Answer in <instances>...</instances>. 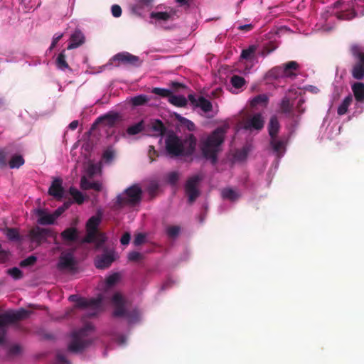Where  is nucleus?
<instances>
[{
    "label": "nucleus",
    "instance_id": "1",
    "mask_svg": "<svg viewBox=\"0 0 364 364\" xmlns=\"http://www.w3.org/2000/svg\"><path fill=\"white\" fill-rule=\"evenodd\" d=\"M165 154L173 158L191 154L196 149V141L192 135L183 141L173 132L164 135Z\"/></svg>",
    "mask_w": 364,
    "mask_h": 364
},
{
    "label": "nucleus",
    "instance_id": "2",
    "mask_svg": "<svg viewBox=\"0 0 364 364\" xmlns=\"http://www.w3.org/2000/svg\"><path fill=\"white\" fill-rule=\"evenodd\" d=\"M227 126L215 129L210 136L201 141V151L207 159L215 163L217 159V154L220 151L221 144L224 139V135Z\"/></svg>",
    "mask_w": 364,
    "mask_h": 364
},
{
    "label": "nucleus",
    "instance_id": "3",
    "mask_svg": "<svg viewBox=\"0 0 364 364\" xmlns=\"http://www.w3.org/2000/svg\"><path fill=\"white\" fill-rule=\"evenodd\" d=\"M332 13L338 18L349 20L364 14L363 0H341L334 4Z\"/></svg>",
    "mask_w": 364,
    "mask_h": 364
},
{
    "label": "nucleus",
    "instance_id": "4",
    "mask_svg": "<svg viewBox=\"0 0 364 364\" xmlns=\"http://www.w3.org/2000/svg\"><path fill=\"white\" fill-rule=\"evenodd\" d=\"M92 326L87 324L82 329L73 332L70 336L68 350L77 353L83 350L91 341Z\"/></svg>",
    "mask_w": 364,
    "mask_h": 364
},
{
    "label": "nucleus",
    "instance_id": "5",
    "mask_svg": "<svg viewBox=\"0 0 364 364\" xmlns=\"http://www.w3.org/2000/svg\"><path fill=\"white\" fill-rule=\"evenodd\" d=\"M112 304L114 309L113 312L114 316H125L130 324L134 323L139 320L140 313L138 310H134L131 313L127 312V303L120 293L116 292L113 295Z\"/></svg>",
    "mask_w": 364,
    "mask_h": 364
},
{
    "label": "nucleus",
    "instance_id": "6",
    "mask_svg": "<svg viewBox=\"0 0 364 364\" xmlns=\"http://www.w3.org/2000/svg\"><path fill=\"white\" fill-rule=\"evenodd\" d=\"M102 219V213L98 212L97 215L91 217L87 223V235L84 240L85 242H95L99 247L106 240L104 234L97 231Z\"/></svg>",
    "mask_w": 364,
    "mask_h": 364
},
{
    "label": "nucleus",
    "instance_id": "7",
    "mask_svg": "<svg viewBox=\"0 0 364 364\" xmlns=\"http://www.w3.org/2000/svg\"><path fill=\"white\" fill-rule=\"evenodd\" d=\"M141 196V188L138 185L132 186L117 196L114 206L120 208L125 205H135L140 202Z\"/></svg>",
    "mask_w": 364,
    "mask_h": 364
},
{
    "label": "nucleus",
    "instance_id": "8",
    "mask_svg": "<svg viewBox=\"0 0 364 364\" xmlns=\"http://www.w3.org/2000/svg\"><path fill=\"white\" fill-rule=\"evenodd\" d=\"M279 129V124L276 117L271 118L268 129L271 136V146L274 153L278 156H282L285 151V142L277 138V134Z\"/></svg>",
    "mask_w": 364,
    "mask_h": 364
},
{
    "label": "nucleus",
    "instance_id": "9",
    "mask_svg": "<svg viewBox=\"0 0 364 364\" xmlns=\"http://www.w3.org/2000/svg\"><path fill=\"white\" fill-rule=\"evenodd\" d=\"M69 207V203H65L63 206L59 207L53 213H49L45 210L36 209L35 215L38 217V223L41 225L53 224L56 219Z\"/></svg>",
    "mask_w": 364,
    "mask_h": 364
},
{
    "label": "nucleus",
    "instance_id": "10",
    "mask_svg": "<svg viewBox=\"0 0 364 364\" xmlns=\"http://www.w3.org/2000/svg\"><path fill=\"white\" fill-rule=\"evenodd\" d=\"M77 305L80 307L87 308L89 311L88 314L90 316H94L104 309L105 305V296L104 294H100L97 299L90 300L80 299H78Z\"/></svg>",
    "mask_w": 364,
    "mask_h": 364
},
{
    "label": "nucleus",
    "instance_id": "11",
    "mask_svg": "<svg viewBox=\"0 0 364 364\" xmlns=\"http://www.w3.org/2000/svg\"><path fill=\"white\" fill-rule=\"evenodd\" d=\"M176 16V11L173 9H168L164 11H154L150 14L151 22L156 26L164 28H169L166 23L172 21Z\"/></svg>",
    "mask_w": 364,
    "mask_h": 364
},
{
    "label": "nucleus",
    "instance_id": "12",
    "mask_svg": "<svg viewBox=\"0 0 364 364\" xmlns=\"http://www.w3.org/2000/svg\"><path fill=\"white\" fill-rule=\"evenodd\" d=\"M264 126V119L260 114L249 116L245 120L242 121L237 127V131L245 129L249 131L259 130Z\"/></svg>",
    "mask_w": 364,
    "mask_h": 364
},
{
    "label": "nucleus",
    "instance_id": "13",
    "mask_svg": "<svg viewBox=\"0 0 364 364\" xmlns=\"http://www.w3.org/2000/svg\"><path fill=\"white\" fill-rule=\"evenodd\" d=\"M256 46H250L248 48L243 50L241 53L240 59L245 65L243 70L245 74L250 72L251 68L257 63V56L256 55Z\"/></svg>",
    "mask_w": 364,
    "mask_h": 364
},
{
    "label": "nucleus",
    "instance_id": "14",
    "mask_svg": "<svg viewBox=\"0 0 364 364\" xmlns=\"http://www.w3.org/2000/svg\"><path fill=\"white\" fill-rule=\"evenodd\" d=\"M26 316L27 311L23 309H20L11 314L0 316V343L4 341L6 322L11 320L23 318Z\"/></svg>",
    "mask_w": 364,
    "mask_h": 364
},
{
    "label": "nucleus",
    "instance_id": "15",
    "mask_svg": "<svg viewBox=\"0 0 364 364\" xmlns=\"http://www.w3.org/2000/svg\"><path fill=\"white\" fill-rule=\"evenodd\" d=\"M353 55L358 59V63L353 69V76L356 79L364 77V51L358 46L352 47Z\"/></svg>",
    "mask_w": 364,
    "mask_h": 364
},
{
    "label": "nucleus",
    "instance_id": "16",
    "mask_svg": "<svg viewBox=\"0 0 364 364\" xmlns=\"http://www.w3.org/2000/svg\"><path fill=\"white\" fill-rule=\"evenodd\" d=\"M200 180V177L196 175L189 178L186 184V193L188 196L190 202H193L199 194L197 187Z\"/></svg>",
    "mask_w": 364,
    "mask_h": 364
},
{
    "label": "nucleus",
    "instance_id": "17",
    "mask_svg": "<svg viewBox=\"0 0 364 364\" xmlns=\"http://www.w3.org/2000/svg\"><path fill=\"white\" fill-rule=\"evenodd\" d=\"M116 259V255L113 250L106 251L101 256L95 259V266L99 269L108 267Z\"/></svg>",
    "mask_w": 364,
    "mask_h": 364
},
{
    "label": "nucleus",
    "instance_id": "18",
    "mask_svg": "<svg viewBox=\"0 0 364 364\" xmlns=\"http://www.w3.org/2000/svg\"><path fill=\"white\" fill-rule=\"evenodd\" d=\"M75 259L72 252H63L60 257L58 267L60 269H73L75 267Z\"/></svg>",
    "mask_w": 364,
    "mask_h": 364
},
{
    "label": "nucleus",
    "instance_id": "19",
    "mask_svg": "<svg viewBox=\"0 0 364 364\" xmlns=\"http://www.w3.org/2000/svg\"><path fill=\"white\" fill-rule=\"evenodd\" d=\"M189 100L192 105L196 107H199L204 112H208L211 110L212 105L210 102L203 97H196L193 95L188 96Z\"/></svg>",
    "mask_w": 364,
    "mask_h": 364
},
{
    "label": "nucleus",
    "instance_id": "20",
    "mask_svg": "<svg viewBox=\"0 0 364 364\" xmlns=\"http://www.w3.org/2000/svg\"><path fill=\"white\" fill-rule=\"evenodd\" d=\"M144 130L151 136H159L163 134L164 127L161 121L153 120L144 127Z\"/></svg>",
    "mask_w": 364,
    "mask_h": 364
},
{
    "label": "nucleus",
    "instance_id": "21",
    "mask_svg": "<svg viewBox=\"0 0 364 364\" xmlns=\"http://www.w3.org/2000/svg\"><path fill=\"white\" fill-rule=\"evenodd\" d=\"M352 90L357 101V106L362 105L361 111L364 108V84L355 82L352 85Z\"/></svg>",
    "mask_w": 364,
    "mask_h": 364
},
{
    "label": "nucleus",
    "instance_id": "22",
    "mask_svg": "<svg viewBox=\"0 0 364 364\" xmlns=\"http://www.w3.org/2000/svg\"><path fill=\"white\" fill-rule=\"evenodd\" d=\"M62 185L63 181L60 178H58L54 179L49 188L50 195L58 199H60L64 194V189Z\"/></svg>",
    "mask_w": 364,
    "mask_h": 364
},
{
    "label": "nucleus",
    "instance_id": "23",
    "mask_svg": "<svg viewBox=\"0 0 364 364\" xmlns=\"http://www.w3.org/2000/svg\"><path fill=\"white\" fill-rule=\"evenodd\" d=\"M120 274L119 273H113L109 275L105 281L100 284V289L104 291V294L107 293L108 289L114 286L120 280Z\"/></svg>",
    "mask_w": 364,
    "mask_h": 364
},
{
    "label": "nucleus",
    "instance_id": "24",
    "mask_svg": "<svg viewBox=\"0 0 364 364\" xmlns=\"http://www.w3.org/2000/svg\"><path fill=\"white\" fill-rule=\"evenodd\" d=\"M85 41V37L80 31H75L70 37V42L68 46V49H73L79 47Z\"/></svg>",
    "mask_w": 364,
    "mask_h": 364
},
{
    "label": "nucleus",
    "instance_id": "25",
    "mask_svg": "<svg viewBox=\"0 0 364 364\" xmlns=\"http://www.w3.org/2000/svg\"><path fill=\"white\" fill-rule=\"evenodd\" d=\"M119 114L117 113L107 114L98 119V121L102 123L105 126L112 127L119 120Z\"/></svg>",
    "mask_w": 364,
    "mask_h": 364
},
{
    "label": "nucleus",
    "instance_id": "26",
    "mask_svg": "<svg viewBox=\"0 0 364 364\" xmlns=\"http://www.w3.org/2000/svg\"><path fill=\"white\" fill-rule=\"evenodd\" d=\"M113 60L121 63L134 64L138 61V58L128 53H122L114 55Z\"/></svg>",
    "mask_w": 364,
    "mask_h": 364
},
{
    "label": "nucleus",
    "instance_id": "27",
    "mask_svg": "<svg viewBox=\"0 0 364 364\" xmlns=\"http://www.w3.org/2000/svg\"><path fill=\"white\" fill-rule=\"evenodd\" d=\"M46 235L47 231L46 230L41 229L39 228H35L31 230L29 237L32 242L39 243L46 237Z\"/></svg>",
    "mask_w": 364,
    "mask_h": 364
},
{
    "label": "nucleus",
    "instance_id": "28",
    "mask_svg": "<svg viewBox=\"0 0 364 364\" xmlns=\"http://www.w3.org/2000/svg\"><path fill=\"white\" fill-rule=\"evenodd\" d=\"M80 186L82 189H94L100 191L102 189V184L100 181L89 182L86 176H84L81 178Z\"/></svg>",
    "mask_w": 364,
    "mask_h": 364
},
{
    "label": "nucleus",
    "instance_id": "29",
    "mask_svg": "<svg viewBox=\"0 0 364 364\" xmlns=\"http://www.w3.org/2000/svg\"><path fill=\"white\" fill-rule=\"evenodd\" d=\"M232 88L231 92L234 93H237L240 91L241 88L245 85V80L243 77L238 76V75H234L232 77L230 80Z\"/></svg>",
    "mask_w": 364,
    "mask_h": 364
},
{
    "label": "nucleus",
    "instance_id": "30",
    "mask_svg": "<svg viewBox=\"0 0 364 364\" xmlns=\"http://www.w3.org/2000/svg\"><path fill=\"white\" fill-rule=\"evenodd\" d=\"M297 67L298 65L294 61L288 63L283 69L282 76L285 77H291L293 75H295L293 70H296Z\"/></svg>",
    "mask_w": 364,
    "mask_h": 364
},
{
    "label": "nucleus",
    "instance_id": "31",
    "mask_svg": "<svg viewBox=\"0 0 364 364\" xmlns=\"http://www.w3.org/2000/svg\"><path fill=\"white\" fill-rule=\"evenodd\" d=\"M168 102L176 107H184L187 104V100L183 95H170Z\"/></svg>",
    "mask_w": 364,
    "mask_h": 364
},
{
    "label": "nucleus",
    "instance_id": "32",
    "mask_svg": "<svg viewBox=\"0 0 364 364\" xmlns=\"http://www.w3.org/2000/svg\"><path fill=\"white\" fill-rule=\"evenodd\" d=\"M353 101V97L351 95L347 96L341 103V105L338 107L337 112L339 115L345 114L348 109V107L350 105Z\"/></svg>",
    "mask_w": 364,
    "mask_h": 364
},
{
    "label": "nucleus",
    "instance_id": "33",
    "mask_svg": "<svg viewBox=\"0 0 364 364\" xmlns=\"http://www.w3.org/2000/svg\"><path fill=\"white\" fill-rule=\"evenodd\" d=\"M101 172V164H93L89 163L86 168V175L88 177H92L96 174L100 173Z\"/></svg>",
    "mask_w": 364,
    "mask_h": 364
},
{
    "label": "nucleus",
    "instance_id": "34",
    "mask_svg": "<svg viewBox=\"0 0 364 364\" xmlns=\"http://www.w3.org/2000/svg\"><path fill=\"white\" fill-rule=\"evenodd\" d=\"M61 235L65 241H73L77 238V232L75 228H70L64 230Z\"/></svg>",
    "mask_w": 364,
    "mask_h": 364
},
{
    "label": "nucleus",
    "instance_id": "35",
    "mask_svg": "<svg viewBox=\"0 0 364 364\" xmlns=\"http://www.w3.org/2000/svg\"><path fill=\"white\" fill-rule=\"evenodd\" d=\"M267 102V96L266 95H260L251 100V105L253 107H256L257 105L266 106Z\"/></svg>",
    "mask_w": 364,
    "mask_h": 364
},
{
    "label": "nucleus",
    "instance_id": "36",
    "mask_svg": "<svg viewBox=\"0 0 364 364\" xmlns=\"http://www.w3.org/2000/svg\"><path fill=\"white\" fill-rule=\"evenodd\" d=\"M239 196L237 192L231 188H225L222 191L223 198L230 200H236Z\"/></svg>",
    "mask_w": 364,
    "mask_h": 364
},
{
    "label": "nucleus",
    "instance_id": "37",
    "mask_svg": "<svg viewBox=\"0 0 364 364\" xmlns=\"http://www.w3.org/2000/svg\"><path fill=\"white\" fill-rule=\"evenodd\" d=\"M149 100V98L146 95H139L131 98L130 101L134 106H139L145 104Z\"/></svg>",
    "mask_w": 364,
    "mask_h": 364
},
{
    "label": "nucleus",
    "instance_id": "38",
    "mask_svg": "<svg viewBox=\"0 0 364 364\" xmlns=\"http://www.w3.org/2000/svg\"><path fill=\"white\" fill-rule=\"evenodd\" d=\"M144 129V122L141 121L137 124L128 127L127 132L129 135H135L139 133L141 130Z\"/></svg>",
    "mask_w": 364,
    "mask_h": 364
},
{
    "label": "nucleus",
    "instance_id": "39",
    "mask_svg": "<svg viewBox=\"0 0 364 364\" xmlns=\"http://www.w3.org/2000/svg\"><path fill=\"white\" fill-rule=\"evenodd\" d=\"M24 164V160L21 156H14L9 162L11 168H19Z\"/></svg>",
    "mask_w": 364,
    "mask_h": 364
},
{
    "label": "nucleus",
    "instance_id": "40",
    "mask_svg": "<svg viewBox=\"0 0 364 364\" xmlns=\"http://www.w3.org/2000/svg\"><path fill=\"white\" fill-rule=\"evenodd\" d=\"M4 234L9 240L12 241H16L19 239V234L16 229H6L4 230Z\"/></svg>",
    "mask_w": 364,
    "mask_h": 364
},
{
    "label": "nucleus",
    "instance_id": "41",
    "mask_svg": "<svg viewBox=\"0 0 364 364\" xmlns=\"http://www.w3.org/2000/svg\"><path fill=\"white\" fill-rule=\"evenodd\" d=\"M56 65L58 68L64 70L68 68V65L65 61V55L63 53H60L56 59Z\"/></svg>",
    "mask_w": 364,
    "mask_h": 364
},
{
    "label": "nucleus",
    "instance_id": "42",
    "mask_svg": "<svg viewBox=\"0 0 364 364\" xmlns=\"http://www.w3.org/2000/svg\"><path fill=\"white\" fill-rule=\"evenodd\" d=\"M70 194L73 196L75 202L82 203L84 201V196L81 192L75 188H70Z\"/></svg>",
    "mask_w": 364,
    "mask_h": 364
},
{
    "label": "nucleus",
    "instance_id": "43",
    "mask_svg": "<svg viewBox=\"0 0 364 364\" xmlns=\"http://www.w3.org/2000/svg\"><path fill=\"white\" fill-rule=\"evenodd\" d=\"M115 152L114 149L112 147H109L104 151L102 158L106 163H109L113 160Z\"/></svg>",
    "mask_w": 364,
    "mask_h": 364
},
{
    "label": "nucleus",
    "instance_id": "44",
    "mask_svg": "<svg viewBox=\"0 0 364 364\" xmlns=\"http://www.w3.org/2000/svg\"><path fill=\"white\" fill-rule=\"evenodd\" d=\"M153 93L161 96V97H169L171 95V90L164 88L155 87L151 91Z\"/></svg>",
    "mask_w": 364,
    "mask_h": 364
},
{
    "label": "nucleus",
    "instance_id": "45",
    "mask_svg": "<svg viewBox=\"0 0 364 364\" xmlns=\"http://www.w3.org/2000/svg\"><path fill=\"white\" fill-rule=\"evenodd\" d=\"M176 117L179 120V122L181 123V124L186 127L189 130H193L194 124L191 121L180 116L179 114H176Z\"/></svg>",
    "mask_w": 364,
    "mask_h": 364
},
{
    "label": "nucleus",
    "instance_id": "46",
    "mask_svg": "<svg viewBox=\"0 0 364 364\" xmlns=\"http://www.w3.org/2000/svg\"><path fill=\"white\" fill-rule=\"evenodd\" d=\"M8 274L16 279H19L21 277V272L17 267L8 269Z\"/></svg>",
    "mask_w": 364,
    "mask_h": 364
},
{
    "label": "nucleus",
    "instance_id": "47",
    "mask_svg": "<svg viewBox=\"0 0 364 364\" xmlns=\"http://www.w3.org/2000/svg\"><path fill=\"white\" fill-rule=\"evenodd\" d=\"M291 105L289 98L284 97L281 103V109L284 112H288L290 111Z\"/></svg>",
    "mask_w": 364,
    "mask_h": 364
},
{
    "label": "nucleus",
    "instance_id": "48",
    "mask_svg": "<svg viewBox=\"0 0 364 364\" xmlns=\"http://www.w3.org/2000/svg\"><path fill=\"white\" fill-rule=\"evenodd\" d=\"M36 257L31 256V257H28L27 259L21 261V266L26 267V266L31 265L36 262Z\"/></svg>",
    "mask_w": 364,
    "mask_h": 364
},
{
    "label": "nucleus",
    "instance_id": "49",
    "mask_svg": "<svg viewBox=\"0 0 364 364\" xmlns=\"http://www.w3.org/2000/svg\"><path fill=\"white\" fill-rule=\"evenodd\" d=\"M146 237L144 234L139 233L136 235L134 243L135 245H139L145 241Z\"/></svg>",
    "mask_w": 364,
    "mask_h": 364
},
{
    "label": "nucleus",
    "instance_id": "50",
    "mask_svg": "<svg viewBox=\"0 0 364 364\" xmlns=\"http://www.w3.org/2000/svg\"><path fill=\"white\" fill-rule=\"evenodd\" d=\"M112 14L114 17H119L122 14L121 7L118 5H113L112 6Z\"/></svg>",
    "mask_w": 364,
    "mask_h": 364
},
{
    "label": "nucleus",
    "instance_id": "51",
    "mask_svg": "<svg viewBox=\"0 0 364 364\" xmlns=\"http://www.w3.org/2000/svg\"><path fill=\"white\" fill-rule=\"evenodd\" d=\"M179 228L178 227H170L167 229V233L171 236L174 237L176 236L179 232Z\"/></svg>",
    "mask_w": 364,
    "mask_h": 364
},
{
    "label": "nucleus",
    "instance_id": "52",
    "mask_svg": "<svg viewBox=\"0 0 364 364\" xmlns=\"http://www.w3.org/2000/svg\"><path fill=\"white\" fill-rule=\"evenodd\" d=\"M178 177H179L178 173H177L176 172H172V173H169V175H168V181L171 184H174L178 179Z\"/></svg>",
    "mask_w": 364,
    "mask_h": 364
},
{
    "label": "nucleus",
    "instance_id": "53",
    "mask_svg": "<svg viewBox=\"0 0 364 364\" xmlns=\"http://www.w3.org/2000/svg\"><path fill=\"white\" fill-rule=\"evenodd\" d=\"M140 258V254L137 252H132L128 255V259L131 261H136Z\"/></svg>",
    "mask_w": 364,
    "mask_h": 364
},
{
    "label": "nucleus",
    "instance_id": "54",
    "mask_svg": "<svg viewBox=\"0 0 364 364\" xmlns=\"http://www.w3.org/2000/svg\"><path fill=\"white\" fill-rule=\"evenodd\" d=\"M129 241L130 235L129 233L124 234L120 240L121 243L124 245H128Z\"/></svg>",
    "mask_w": 364,
    "mask_h": 364
},
{
    "label": "nucleus",
    "instance_id": "55",
    "mask_svg": "<svg viewBox=\"0 0 364 364\" xmlns=\"http://www.w3.org/2000/svg\"><path fill=\"white\" fill-rule=\"evenodd\" d=\"M63 34H56L52 41V43L50 45V49H53L57 44L58 41L62 38Z\"/></svg>",
    "mask_w": 364,
    "mask_h": 364
},
{
    "label": "nucleus",
    "instance_id": "56",
    "mask_svg": "<svg viewBox=\"0 0 364 364\" xmlns=\"http://www.w3.org/2000/svg\"><path fill=\"white\" fill-rule=\"evenodd\" d=\"M305 90L312 92V93H317L318 92V89L313 85H307L305 87Z\"/></svg>",
    "mask_w": 364,
    "mask_h": 364
},
{
    "label": "nucleus",
    "instance_id": "57",
    "mask_svg": "<svg viewBox=\"0 0 364 364\" xmlns=\"http://www.w3.org/2000/svg\"><path fill=\"white\" fill-rule=\"evenodd\" d=\"M6 164L5 154L3 151H0V166Z\"/></svg>",
    "mask_w": 364,
    "mask_h": 364
},
{
    "label": "nucleus",
    "instance_id": "58",
    "mask_svg": "<svg viewBox=\"0 0 364 364\" xmlns=\"http://www.w3.org/2000/svg\"><path fill=\"white\" fill-rule=\"evenodd\" d=\"M153 0H139L138 3L142 6H149L152 3Z\"/></svg>",
    "mask_w": 364,
    "mask_h": 364
},
{
    "label": "nucleus",
    "instance_id": "59",
    "mask_svg": "<svg viewBox=\"0 0 364 364\" xmlns=\"http://www.w3.org/2000/svg\"><path fill=\"white\" fill-rule=\"evenodd\" d=\"M78 126V122L75 120V121H73L70 124H69V128L72 130H74Z\"/></svg>",
    "mask_w": 364,
    "mask_h": 364
},
{
    "label": "nucleus",
    "instance_id": "60",
    "mask_svg": "<svg viewBox=\"0 0 364 364\" xmlns=\"http://www.w3.org/2000/svg\"><path fill=\"white\" fill-rule=\"evenodd\" d=\"M247 154V151L246 150H244L242 156H240V155L237 156V160H243L246 157Z\"/></svg>",
    "mask_w": 364,
    "mask_h": 364
},
{
    "label": "nucleus",
    "instance_id": "61",
    "mask_svg": "<svg viewBox=\"0 0 364 364\" xmlns=\"http://www.w3.org/2000/svg\"><path fill=\"white\" fill-rule=\"evenodd\" d=\"M250 28V25H243V26H240L239 27V28L241 30L245 29V28Z\"/></svg>",
    "mask_w": 364,
    "mask_h": 364
},
{
    "label": "nucleus",
    "instance_id": "62",
    "mask_svg": "<svg viewBox=\"0 0 364 364\" xmlns=\"http://www.w3.org/2000/svg\"><path fill=\"white\" fill-rule=\"evenodd\" d=\"M157 188V186L156 183H154L151 185V188H150V192L152 193L154 189Z\"/></svg>",
    "mask_w": 364,
    "mask_h": 364
},
{
    "label": "nucleus",
    "instance_id": "63",
    "mask_svg": "<svg viewBox=\"0 0 364 364\" xmlns=\"http://www.w3.org/2000/svg\"><path fill=\"white\" fill-rule=\"evenodd\" d=\"M151 151H153V153L156 152V151L154 150V147L150 146V149H149V156H150V157H151Z\"/></svg>",
    "mask_w": 364,
    "mask_h": 364
},
{
    "label": "nucleus",
    "instance_id": "64",
    "mask_svg": "<svg viewBox=\"0 0 364 364\" xmlns=\"http://www.w3.org/2000/svg\"><path fill=\"white\" fill-rule=\"evenodd\" d=\"M76 299H77V296H75V295H72V296H70L69 297V299H70V301H75Z\"/></svg>",
    "mask_w": 364,
    "mask_h": 364
}]
</instances>
